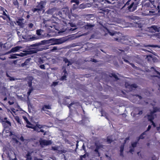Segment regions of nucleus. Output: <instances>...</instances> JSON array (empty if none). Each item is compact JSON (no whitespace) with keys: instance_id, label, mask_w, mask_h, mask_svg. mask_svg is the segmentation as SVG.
Returning a JSON list of instances; mask_svg holds the SVG:
<instances>
[{"instance_id":"0eeeda50","label":"nucleus","mask_w":160,"mask_h":160,"mask_svg":"<svg viewBox=\"0 0 160 160\" xmlns=\"http://www.w3.org/2000/svg\"><path fill=\"white\" fill-rule=\"evenodd\" d=\"M64 41L62 38L55 39L53 42V44H59L63 43Z\"/></svg>"},{"instance_id":"8fccbe9b","label":"nucleus","mask_w":160,"mask_h":160,"mask_svg":"<svg viewBox=\"0 0 160 160\" xmlns=\"http://www.w3.org/2000/svg\"><path fill=\"white\" fill-rule=\"evenodd\" d=\"M113 77H114L115 79L117 81L119 79V78H118L117 75H116L115 74H114Z\"/></svg>"},{"instance_id":"cd10ccee","label":"nucleus","mask_w":160,"mask_h":160,"mask_svg":"<svg viewBox=\"0 0 160 160\" xmlns=\"http://www.w3.org/2000/svg\"><path fill=\"white\" fill-rule=\"evenodd\" d=\"M6 75L7 77H9V80L11 81H14L15 79L13 77L10 76L7 73L6 74Z\"/></svg>"},{"instance_id":"f8f14e48","label":"nucleus","mask_w":160,"mask_h":160,"mask_svg":"<svg viewBox=\"0 0 160 160\" xmlns=\"http://www.w3.org/2000/svg\"><path fill=\"white\" fill-rule=\"evenodd\" d=\"M151 70H153L158 75H153L152 76L153 77H158V78H160V73L157 70L153 67H152L151 68Z\"/></svg>"},{"instance_id":"79ce46f5","label":"nucleus","mask_w":160,"mask_h":160,"mask_svg":"<svg viewBox=\"0 0 160 160\" xmlns=\"http://www.w3.org/2000/svg\"><path fill=\"white\" fill-rule=\"evenodd\" d=\"M58 84V82H53L52 84V86H55L57 85Z\"/></svg>"},{"instance_id":"c9c22d12","label":"nucleus","mask_w":160,"mask_h":160,"mask_svg":"<svg viewBox=\"0 0 160 160\" xmlns=\"http://www.w3.org/2000/svg\"><path fill=\"white\" fill-rule=\"evenodd\" d=\"M124 145H122L120 147V152H123L124 150Z\"/></svg>"},{"instance_id":"5701e85b","label":"nucleus","mask_w":160,"mask_h":160,"mask_svg":"<svg viewBox=\"0 0 160 160\" xmlns=\"http://www.w3.org/2000/svg\"><path fill=\"white\" fill-rule=\"evenodd\" d=\"M84 23H85V22H83L81 21H79L78 22V25L79 26H82L84 25Z\"/></svg>"},{"instance_id":"c85d7f7f","label":"nucleus","mask_w":160,"mask_h":160,"mask_svg":"<svg viewBox=\"0 0 160 160\" xmlns=\"http://www.w3.org/2000/svg\"><path fill=\"white\" fill-rule=\"evenodd\" d=\"M115 1L116 0H105V2H107L109 4L113 3L112 2Z\"/></svg>"},{"instance_id":"58836bf2","label":"nucleus","mask_w":160,"mask_h":160,"mask_svg":"<svg viewBox=\"0 0 160 160\" xmlns=\"http://www.w3.org/2000/svg\"><path fill=\"white\" fill-rule=\"evenodd\" d=\"M23 118L27 122L28 124H29L30 123V122H29L26 116H23Z\"/></svg>"},{"instance_id":"680f3d73","label":"nucleus","mask_w":160,"mask_h":160,"mask_svg":"<svg viewBox=\"0 0 160 160\" xmlns=\"http://www.w3.org/2000/svg\"><path fill=\"white\" fill-rule=\"evenodd\" d=\"M149 1L152 5H153V6H154V4L155 3V2L154 0H150Z\"/></svg>"},{"instance_id":"423d86ee","label":"nucleus","mask_w":160,"mask_h":160,"mask_svg":"<svg viewBox=\"0 0 160 160\" xmlns=\"http://www.w3.org/2000/svg\"><path fill=\"white\" fill-rule=\"evenodd\" d=\"M40 144L41 146H48L52 144V142L51 140H43L39 141Z\"/></svg>"},{"instance_id":"bf43d9fd","label":"nucleus","mask_w":160,"mask_h":160,"mask_svg":"<svg viewBox=\"0 0 160 160\" xmlns=\"http://www.w3.org/2000/svg\"><path fill=\"white\" fill-rule=\"evenodd\" d=\"M86 157V154H84L83 155H81L80 156V158L82 159V158H85Z\"/></svg>"},{"instance_id":"9d476101","label":"nucleus","mask_w":160,"mask_h":160,"mask_svg":"<svg viewBox=\"0 0 160 160\" xmlns=\"http://www.w3.org/2000/svg\"><path fill=\"white\" fill-rule=\"evenodd\" d=\"M45 42V41L43 40L41 41V42H39L38 43H36L35 44H31L30 45V46L31 47H38L40 46H41L42 45V43H44Z\"/></svg>"},{"instance_id":"c03bdc74","label":"nucleus","mask_w":160,"mask_h":160,"mask_svg":"<svg viewBox=\"0 0 160 160\" xmlns=\"http://www.w3.org/2000/svg\"><path fill=\"white\" fill-rule=\"evenodd\" d=\"M17 22L18 25L20 26H22L23 24V23L21 21H17Z\"/></svg>"},{"instance_id":"ea45409f","label":"nucleus","mask_w":160,"mask_h":160,"mask_svg":"<svg viewBox=\"0 0 160 160\" xmlns=\"http://www.w3.org/2000/svg\"><path fill=\"white\" fill-rule=\"evenodd\" d=\"M28 127L32 129H33L35 131H37L38 128L36 125L34 127H30L28 126Z\"/></svg>"},{"instance_id":"e2e57ef3","label":"nucleus","mask_w":160,"mask_h":160,"mask_svg":"<svg viewBox=\"0 0 160 160\" xmlns=\"http://www.w3.org/2000/svg\"><path fill=\"white\" fill-rule=\"evenodd\" d=\"M36 125L38 128H42V126L40 124H37Z\"/></svg>"},{"instance_id":"052dcab7","label":"nucleus","mask_w":160,"mask_h":160,"mask_svg":"<svg viewBox=\"0 0 160 160\" xmlns=\"http://www.w3.org/2000/svg\"><path fill=\"white\" fill-rule=\"evenodd\" d=\"M135 96H136V97H138V98H139V99H142V96L140 95H139L138 94H136L135 95Z\"/></svg>"},{"instance_id":"7ed1b4c3","label":"nucleus","mask_w":160,"mask_h":160,"mask_svg":"<svg viewBox=\"0 0 160 160\" xmlns=\"http://www.w3.org/2000/svg\"><path fill=\"white\" fill-rule=\"evenodd\" d=\"M45 4V2L43 1H41L39 2L38 3L37 5L35 8H32V10L33 12H39L43 10Z\"/></svg>"},{"instance_id":"6ab92c4d","label":"nucleus","mask_w":160,"mask_h":160,"mask_svg":"<svg viewBox=\"0 0 160 160\" xmlns=\"http://www.w3.org/2000/svg\"><path fill=\"white\" fill-rule=\"evenodd\" d=\"M32 159L31 153L29 152H28L26 154V160H31Z\"/></svg>"},{"instance_id":"49530a36","label":"nucleus","mask_w":160,"mask_h":160,"mask_svg":"<svg viewBox=\"0 0 160 160\" xmlns=\"http://www.w3.org/2000/svg\"><path fill=\"white\" fill-rule=\"evenodd\" d=\"M90 61L91 62H98V61H97V60H96L95 59H94V58H91V59L90 60Z\"/></svg>"},{"instance_id":"a878e982","label":"nucleus","mask_w":160,"mask_h":160,"mask_svg":"<svg viewBox=\"0 0 160 160\" xmlns=\"http://www.w3.org/2000/svg\"><path fill=\"white\" fill-rule=\"evenodd\" d=\"M38 62L39 64H42L44 63V61L41 58H40L38 59Z\"/></svg>"},{"instance_id":"69168bd1","label":"nucleus","mask_w":160,"mask_h":160,"mask_svg":"<svg viewBox=\"0 0 160 160\" xmlns=\"http://www.w3.org/2000/svg\"><path fill=\"white\" fill-rule=\"evenodd\" d=\"M19 139L22 142H23L24 140V138L22 136H21V137Z\"/></svg>"},{"instance_id":"5fc2aeb1","label":"nucleus","mask_w":160,"mask_h":160,"mask_svg":"<svg viewBox=\"0 0 160 160\" xmlns=\"http://www.w3.org/2000/svg\"><path fill=\"white\" fill-rule=\"evenodd\" d=\"M148 46L150 47L155 48L157 47V45H150Z\"/></svg>"},{"instance_id":"0e129e2a","label":"nucleus","mask_w":160,"mask_h":160,"mask_svg":"<svg viewBox=\"0 0 160 160\" xmlns=\"http://www.w3.org/2000/svg\"><path fill=\"white\" fill-rule=\"evenodd\" d=\"M34 160H43V159L42 158H38L35 157L34 158Z\"/></svg>"},{"instance_id":"3c124183","label":"nucleus","mask_w":160,"mask_h":160,"mask_svg":"<svg viewBox=\"0 0 160 160\" xmlns=\"http://www.w3.org/2000/svg\"><path fill=\"white\" fill-rule=\"evenodd\" d=\"M40 68L41 69H45L44 64H41L39 66Z\"/></svg>"},{"instance_id":"a211bd4d","label":"nucleus","mask_w":160,"mask_h":160,"mask_svg":"<svg viewBox=\"0 0 160 160\" xmlns=\"http://www.w3.org/2000/svg\"><path fill=\"white\" fill-rule=\"evenodd\" d=\"M105 28L107 30V31L108 32V33L109 34V35L111 36H113L114 35H115L117 33V32H110L109 30V29H108L107 28Z\"/></svg>"},{"instance_id":"37998d69","label":"nucleus","mask_w":160,"mask_h":160,"mask_svg":"<svg viewBox=\"0 0 160 160\" xmlns=\"http://www.w3.org/2000/svg\"><path fill=\"white\" fill-rule=\"evenodd\" d=\"M41 29H38L36 31V34L38 35H41Z\"/></svg>"},{"instance_id":"aec40b11","label":"nucleus","mask_w":160,"mask_h":160,"mask_svg":"<svg viewBox=\"0 0 160 160\" xmlns=\"http://www.w3.org/2000/svg\"><path fill=\"white\" fill-rule=\"evenodd\" d=\"M159 111V109L156 107H154L153 108V110L151 112L152 113L154 114L157 111Z\"/></svg>"},{"instance_id":"dca6fc26","label":"nucleus","mask_w":160,"mask_h":160,"mask_svg":"<svg viewBox=\"0 0 160 160\" xmlns=\"http://www.w3.org/2000/svg\"><path fill=\"white\" fill-rule=\"evenodd\" d=\"M94 26V25L90 24H87L84 25L82 28H83L85 29L88 30L89 29L91 28L92 27Z\"/></svg>"},{"instance_id":"393cba45","label":"nucleus","mask_w":160,"mask_h":160,"mask_svg":"<svg viewBox=\"0 0 160 160\" xmlns=\"http://www.w3.org/2000/svg\"><path fill=\"white\" fill-rule=\"evenodd\" d=\"M95 145L96 146V149L99 150L100 148L102 147V145H98L97 143H95Z\"/></svg>"},{"instance_id":"b1692460","label":"nucleus","mask_w":160,"mask_h":160,"mask_svg":"<svg viewBox=\"0 0 160 160\" xmlns=\"http://www.w3.org/2000/svg\"><path fill=\"white\" fill-rule=\"evenodd\" d=\"M13 4L15 5L18 7L19 3L17 0H14L13 2Z\"/></svg>"},{"instance_id":"4468645a","label":"nucleus","mask_w":160,"mask_h":160,"mask_svg":"<svg viewBox=\"0 0 160 160\" xmlns=\"http://www.w3.org/2000/svg\"><path fill=\"white\" fill-rule=\"evenodd\" d=\"M63 72L64 73V74L61 77V80H66L67 78V71L65 69L63 70Z\"/></svg>"},{"instance_id":"774afa93","label":"nucleus","mask_w":160,"mask_h":160,"mask_svg":"<svg viewBox=\"0 0 160 160\" xmlns=\"http://www.w3.org/2000/svg\"><path fill=\"white\" fill-rule=\"evenodd\" d=\"M5 123H7L10 126H11V122H9V121H6Z\"/></svg>"},{"instance_id":"c756f323","label":"nucleus","mask_w":160,"mask_h":160,"mask_svg":"<svg viewBox=\"0 0 160 160\" xmlns=\"http://www.w3.org/2000/svg\"><path fill=\"white\" fill-rule=\"evenodd\" d=\"M113 141V140L112 139L109 138L108 137L107 139V142L108 144L111 143Z\"/></svg>"},{"instance_id":"f257e3e1","label":"nucleus","mask_w":160,"mask_h":160,"mask_svg":"<svg viewBox=\"0 0 160 160\" xmlns=\"http://www.w3.org/2000/svg\"><path fill=\"white\" fill-rule=\"evenodd\" d=\"M44 49V48H39V47L33 48L31 50L24 51L23 52H20L19 54L12 55H11V58L12 59L16 58H17V57L16 56V55L18 56L23 57L27 55L36 53L38 52L42 51Z\"/></svg>"},{"instance_id":"f03ea898","label":"nucleus","mask_w":160,"mask_h":160,"mask_svg":"<svg viewBox=\"0 0 160 160\" xmlns=\"http://www.w3.org/2000/svg\"><path fill=\"white\" fill-rule=\"evenodd\" d=\"M126 6H128L126 8V9L130 12L134 11L136 9L137 7L136 5L134 2L131 0H128L127 2L124 4L122 8H124Z\"/></svg>"},{"instance_id":"2f4dec72","label":"nucleus","mask_w":160,"mask_h":160,"mask_svg":"<svg viewBox=\"0 0 160 160\" xmlns=\"http://www.w3.org/2000/svg\"><path fill=\"white\" fill-rule=\"evenodd\" d=\"M152 28L156 31H159L158 28H157V26H154L152 27Z\"/></svg>"},{"instance_id":"a19ab883","label":"nucleus","mask_w":160,"mask_h":160,"mask_svg":"<svg viewBox=\"0 0 160 160\" xmlns=\"http://www.w3.org/2000/svg\"><path fill=\"white\" fill-rule=\"evenodd\" d=\"M2 14L3 15L6 16L7 18H8L9 19H10V18L9 16L8 15H7L6 13L4 11H3Z\"/></svg>"},{"instance_id":"4c0bfd02","label":"nucleus","mask_w":160,"mask_h":160,"mask_svg":"<svg viewBox=\"0 0 160 160\" xmlns=\"http://www.w3.org/2000/svg\"><path fill=\"white\" fill-rule=\"evenodd\" d=\"M12 140L15 142L16 143H18V140L17 139V137H12Z\"/></svg>"},{"instance_id":"bb28decb","label":"nucleus","mask_w":160,"mask_h":160,"mask_svg":"<svg viewBox=\"0 0 160 160\" xmlns=\"http://www.w3.org/2000/svg\"><path fill=\"white\" fill-rule=\"evenodd\" d=\"M71 2H75L76 3V5L78 6L79 4V0H72Z\"/></svg>"},{"instance_id":"e433bc0d","label":"nucleus","mask_w":160,"mask_h":160,"mask_svg":"<svg viewBox=\"0 0 160 160\" xmlns=\"http://www.w3.org/2000/svg\"><path fill=\"white\" fill-rule=\"evenodd\" d=\"M12 140L15 142L16 143H18V140L17 139V137H12Z\"/></svg>"},{"instance_id":"de8ad7c7","label":"nucleus","mask_w":160,"mask_h":160,"mask_svg":"<svg viewBox=\"0 0 160 160\" xmlns=\"http://www.w3.org/2000/svg\"><path fill=\"white\" fill-rule=\"evenodd\" d=\"M12 136H14V137H17L16 135L15 134H13V133L11 131V132H10V133H9V136L10 137H11Z\"/></svg>"},{"instance_id":"39448f33","label":"nucleus","mask_w":160,"mask_h":160,"mask_svg":"<svg viewBox=\"0 0 160 160\" xmlns=\"http://www.w3.org/2000/svg\"><path fill=\"white\" fill-rule=\"evenodd\" d=\"M125 85L126 88L129 89L130 91H132L137 88V84L135 83L130 84L128 82H126L125 83Z\"/></svg>"},{"instance_id":"20e7f679","label":"nucleus","mask_w":160,"mask_h":160,"mask_svg":"<svg viewBox=\"0 0 160 160\" xmlns=\"http://www.w3.org/2000/svg\"><path fill=\"white\" fill-rule=\"evenodd\" d=\"M114 39L115 40L123 44L128 45L129 43V41L124 37L114 38Z\"/></svg>"},{"instance_id":"f704fd0d","label":"nucleus","mask_w":160,"mask_h":160,"mask_svg":"<svg viewBox=\"0 0 160 160\" xmlns=\"http://www.w3.org/2000/svg\"><path fill=\"white\" fill-rule=\"evenodd\" d=\"M124 61H125V62H126L129 63L130 65H131L132 67L134 66V64L130 63V62L128 61V60L126 59H124Z\"/></svg>"},{"instance_id":"4d7b16f0","label":"nucleus","mask_w":160,"mask_h":160,"mask_svg":"<svg viewBox=\"0 0 160 160\" xmlns=\"http://www.w3.org/2000/svg\"><path fill=\"white\" fill-rule=\"evenodd\" d=\"M38 132H44V133L43 134V135H45L46 134V132H44V130L43 129H41L39 131H38Z\"/></svg>"},{"instance_id":"4be33fe9","label":"nucleus","mask_w":160,"mask_h":160,"mask_svg":"<svg viewBox=\"0 0 160 160\" xmlns=\"http://www.w3.org/2000/svg\"><path fill=\"white\" fill-rule=\"evenodd\" d=\"M138 140H137V141L135 142H134L131 144V146L133 148H135L137 146V144H138Z\"/></svg>"},{"instance_id":"2eb2a0df","label":"nucleus","mask_w":160,"mask_h":160,"mask_svg":"<svg viewBox=\"0 0 160 160\" xmlns=\"http://www.w3.org/2000/svg\"><path fill=\"white\" fill-rule=\"evenodd\" d=\"M146 134V131H145L142 133L139 137L137 138V140H138V141H139L140 139H143L145 137L144 136V135H145Z\"/></svg>"},{"instance_id":"09e8293b","label":"nucleus","mask_w":160,"mask_h":160,"mask_svg":"<svg viewBox=\"0 0 160 160\" xmlns=\"http://www.w3.org/2000/svg\"><path fill=\"white\" fill-rule=\"evenodd\" d=\"M63 61L65 63H68L70 62V61H69L66 58H65L64 59Z\"/></svg>"},{"instance_id":"473e14b6","label":"nucleus","mask_w":160,"mask_h":160,"mask_svg":"<svg viewBox=\"0 0 160 160\" xmlns=\"http://www.w3.org/2000/svg\"><path fill=\"white\" fill-rule=\"evenodd\" d=\"M57 50H58L57 47L55 46L51 49L50 51L52 52H53Z\"/></svg>"},{"instance_id":"864d4df0","label":"nucleus","mask_w":160,"mask_h":160,"mask_svg":"<svg viewBox=\"0 0 160 160\" xmlns=\"http://www.w3.org/2000/svg\"><path fill=\"white\" fill-rule=\"evenodd\" d=\"M154 12H155L154 11H149V12L148 14V15H152V14Z\"/></svg>"},{"instance_id":"9b49d317","label":"nucleus","mask_w":160,"mask_h":160,"mask_svg":"<svg viewBox=\"0 0 160 160\" xmlns=\"http://www.w3.org/2000/svg\"><path fill=\"white\" fill-rule=\"evenodd\" d=\"M45 109H51V106L49 105H44L42 106V107L41 109V111H46V110Z\"/></svg>"},{"instance_id":"412c9836","label":"nucleus","mask_w":160,"mask_h":160,"mask_svg":"<svg viewBox=\"0 0 160 160\" xmlns=\"http://www.w3.org/2000/svg\"><path fill=\"white\" fill-rule=\"evenodd\" d=\"M15 119L18 123L21 124V121L20 120L19 117L18 116H16L15 118Z\"/></svg>"},{"instance_id":"72a5a7b5","label":"nucleus","mask_w":160,"mask_h":160,"mask_svg":"<svg viewBox=\"0 0 160 160\" xmlns=\"http://www.w3.org/2000/svg\"><path fill=\"white\" fill-rule=\"evenodd\" d=\"M32 80H29L28 82V86L30 87H32Z\"/></svg>"},{"instance_id":"6e6d98bb","label":"nucleus","mask_w":160,"mask_h":160,"mask_svg":"<svg viewBox=\"0 0 160 160\" xmlns=\"http://www.w3.org/2000/svg\"><path fill=\"white\" fill-rule=\"evenodd\" d=\"M151 128V126L150 125H149L148 126V128H147V130L145 131H146V132L147 131H149Z\"/></svg>"},{"instance_id":"a18cd8bd","label":"nucleus","mask_w":160,"mask_h":160,"mask_svg":"<svg viewBox=\"0 0 160 160\" xmlns=\"http://www.w3.org/2000/svg\"><path fill=\"white\" fill-rule=\"evenodd\" d=\"M32 90H33V89L32 88H31V89H29V90L27 93V94L28 96H29L30 94L31 93V92H32Z\"/></svg>"},{"instance_id":"7c9ffc66","label":"nucleus","mask_w":160,"mask_h":160,"mask_svg":"<svg viewBox=\"0 0 160 160\" xmlns=\"http://www.w3.org/2000/svg\"><path fill=\"white\" fill-rule=\"evenodd\" d=\"M94 151L96 152V154H98L97 156L98 157H99L100 156V152H99L98 150L95 148L94 150Z\"/></svg>"},{"instance_id":"f3484780","label":"nucleus","mask_w":160,"mask_h":160,"mask_svg":"<svg viewBox=\"0 0 160 160\" xmlns=\"http://www.w3.org/2000/svg\"><path fill=\"white\" fill-rule=\"evenodd\" d=\"M153 114L150 112V115H148V119L149 121L150 122L153 121V120L154 119V117L153 115Z\"/></svg>"},{"instance_id":"1a4fd4ad","label":"nucleus","mask_w":160,"mask_h":160,"mask_svg":"<svg viewBox=\"0 0 160 160\" xmlns=\"http://www.w3.org/2000/svg\"><path fill=\"white\" fill-rule=\"evenodd\" d=\"M48 29H51V28H53L51 30L52 31H54V30H57V26L53 24H52L51 25H45Z\"/></svg>"},{"instance_id":"603ef678","label":"nucleus","mask_w":160,"mask_h":160,"mask_svg":"<svg viewBox=\"0 0 160 160\" xmlns=\"http://www.w3.org/2000/svg\"><path fill=\"white\" fill-rule=\"evenodd\" d=\"M28 26L30 28H31L33 27V24L32 23H30L28 24Z\"/></svg>"},{"instance_id":"ddd939ff","label":"nucleus","mask_w":160,"mask_h":160,"mask_svg":"<svg viewBox=\"0 0 160 160\" xmlns=\"http://www.w3.org/2000/svg\"><path fill=\"white\" fill-rule=\"evenodd\" d=\"M31 58H28L26 59L24 62L23 63L21 64V66L24 67L25 66L27 65L29 63L30 60H31Z\"/></svg>"},{"instance_id":"13d9d810","label":"nucleus","mask_w":160,"mask_h":160,"mask_svg":"<svg viewBox=\"0 0 160 160\" xmlns=\"http://www.w3.org/2000/svg\"><path fill=\"white\" fill-rule=\"evenodd\" d=\"M134 148H131L130 149L129 152L132 154V152H134Z\"/></svg>"},{"instance_id":"338daca9","label":"nucleus","mask_w":160,"mask_h":160,"mask_svg":"<svg viewBox=\"0 0 160 160\" xmlns=\"http://www.w3.org/2000/svg\"><path fill=\"white\" fill-rule=\"evenodd\" d=\"M136 26H138V28H141L142 27V26L141 25V24H139L138 23L136 25Z\"/></svg>"},{"instance_id":"6e6552de","label":"nucleus","mask_w":160,"mask_h":160,"mask_svg":"<svg viewBox=\"0 0 160 160\" xmlns=\"http://www.w3.org/2000/svg\"><path fill=\"white\" fill-rule=\"evenodd\" d=\"M22 48L20 46H16L15 47L12 48L11 50L9 52V53H11L12 52H16L19 50L21 48Z\"/></svg>"}]
</instances>
